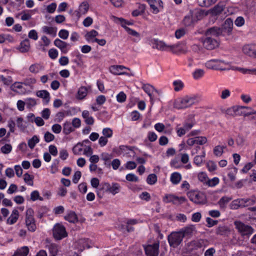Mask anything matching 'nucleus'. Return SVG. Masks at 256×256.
I'll list each match as a JSON object with an SVG mask.
<instances>
[{
  "instance_id": "35",
  "label": "nucleus",
  "mask_w": 256,
  "mask_h": 256,
  "mask_svg": "<svg viewBox=\"0 0 256 256\" xmlns=\"http://www.w3.org/2000/svg\"><path fill=\"white\" fill-rule=\"evenodd\" d=\"M56 28L53 27H49L48 26H44L42 28V30L43 32L50 34L52 37L56 36Z\"/></svg>"
},
{
  "instance_id": "44",
  "label": "nucleus",
  "mask_w": 256,
  "mask_h": 256,
  "mask_svg": "<svg viewBox=\"0 0 256 256\" xmlns=\"http://www.w3.org/2000/svg\"><path fill=\"white\" fill-rule=\"evenodd\" d=\"M198 178L200 182L206 186L208 178L206 172H202L198 174Z\"/></svg>"
},
{
  "instance_id": "40",
  "label": "nucleus",
  "mask_w": 256,
  "mask_h": 256,
  "mask_svg": "<svg viewBox=\"0 0 256 256\" xmlns=\"http://www.w3.org/2000/svg\"><path fill=\"white\" fill-rule=\"evenodd\" d=\"M232 198L226 196H224L220 198L218 202V204L220 208H226V204L231 200Z\"/></svg>"
},
{
  "instance_id": "64",
  "label": "nucleus",
  "mask_w": 256,
  "mask_h": 256,
  "mask_svg": "<svg viewBox=\"0 0 256 256\" xmlns=\"http://www.w3.org/2000/svg\"><path fill=\"white\" fill-rule=\"evenodd\" d=\"M223 152L222 148H221L220 145L216 146L214 148V153L217 156H221Z\"/></svg>"
},
{
  "instance_id": "57",
  "label": "nucleus",
  "mask_w": 256,
  "mask_h": 256,
  "mask_svg": "<svg viewBox=\"0 0 256 256\" xmlns=\"http://www.w3.org/2000/svg\"><path fill=\"white\" fill-rule=\"evenodd\" d=\"M174 86V90L175 91H179L181 90L184 87L183 82L180 80H176L173 82Z\"/></svg>"
},
{
  "instance_id": "13",
  "label": "nucleus",
  "mask_w": 256,
  "mask_h": 256,
  "mask_svg": "<svg viewBox=\"0 0 256 256\" xmlns=\"http://www.w3.org/2000/svg\"><path fill=\"white\" fill-rule=\"evenodd\" d=\"M152 12L154 14H157L164 8L163 2L162 0H146Z\"/></svg>"
},
{
  "instance_id": "12",
  "label": "nucleus",
  "mask_w": 256,
  "mask_h": 256,
  "mask_svg": "<svg viewBox=\"0 0 256 256\" xmlns=\"http://www.w3.org/2000/svg\"><path fill=\"white\" fill-rule=\"evenodd\" d=\"M180 231L184 238H191L197 232L196 226L194 224H188L180 229Z\"/></svg>"
},
{
  "instance_id": "52",
  "label": "nucleus",
  "mask_w": 256,
  "mask_h": 256,
  "mask_svg": "<svg viewBox=\"0 0 256 256\" xmlns=\"http://www.w3.org/2000/svg\"><path fill=\"white\" fill-rule=\"evenodd\" d=\"M33 178V176H30L28 173H26L24 175V182L29 186H32L34 185Z\"/></svg>"
},
{
  "instance_id": "42",
  "label": "nucleus",
  "mask_w": 256,
  "mask_h": 256,
  "mask_svg": "<svg viewBox=\"0 0 256 256\" xmlns=\"http://www.w3.org/2000/svg\"><path fill=\"white\" fill-rule=\"evenodd\" d=\"M40 139L36 136H34L28 140V144L30 148L32 149L36 144L38 143Z\"/></svg>"
},
{
  "instance_id": "30",
  "label": "nucleus",
  "mask_w": 256,
  "mask_h": 256,
  "mask_svg": "<svg viewBox=\"0 0 256 256\" xmlns=\"http://www.w3.org/2000/svg\"><path fill=\"white\" fill-rule=\"evenodd\" d=\"M242 208L252 206L256 202V198H240Z\"/></svg>"
},
{
  "instance_id": "4",
  "label": "nucleus",
  "mask_w": 256,
  "mask_h": 256,
  "mask_svg": "<svg viewBox=\"0 0 256 256\" xmlns=\"http://www.w3.org/2000/svg\"><path fill=\"white\" fill-rule=\"evenodd\" d=\"M152 48L162 51H170L174 54L177 53L178 46L176 44L168 45L164 42L158 40H154L152 42Z\"/></svg>"
},
{
  "instance_id": "45",
  "label": "nucleus",
  "mask_w": 256,
  "mask_h": 256,
  "mask_svg": "<svg viewBox=\"0 0 256 256\" xmlns=\"http://www.w3.org/2000/svg\"><path fill=\"white\" fill-rule=\"evenodd\" d=\"M242 52L246 54L252 56L255 54L254 50L252 48V46L250 45H245L242 48Z\"/></svg>"
},
{
  "instance_id": "21",
  "label": "nucleus",
  "mask_w": 256,
  "mask_h": 256,
  "mask_svg": "<svg viewBox=\"0 0 256 256\" xmlns=\"http://www.w3.org/2000/svg\"><path fill=\"white\" fill-rule=\"evenodd\" d=\"M142 88L144 90L148 95L150 98V101L152 102L154 100L152 92L154 90H156L152 86L148 84H142Z\"/></svg>"
},
{
  "instance_id": "15",
  "label": "nucleus",
  "mask_w": 256,
  "mask_h": 256,
  "mask_svg": "<svg viewBox=\"0 0 256 256\" xmlns=\"http://www.w3.org/2000/svg\"><path fill=\"white\" fill-rule=\"evenodd\" d=\"M92 242L88 238H81L78 240L75 246L78 250L82 252L86 248H90L92 246Z\"/></svg>"
},
{
  "instance_id": "34",
  "label": "nucleus",
  "mask_w": 256,
  "mask_h": 256,
  "mask_svg": "<svg viewBox=\"0 0 256 256\" xmlns=\"http://www.w3.org/2000/svg\"><path fill=\"white\" fill-rule=\"evenodd\" d=\"M36 95L37 96L43 98L46 102H48L50 100V96L49 92L46 90H38Z\"/></svg>"
},
{
  "instance_id": "56",
  "label": "nucleus",
  "mask_w": 256,
  "mask_h": 256,
  "mask_svg": "<svg viewBox=\"0 0 256 256\" xmlns=\"http://www.w3.org/2000/svg\"><path fill=\"white\" fill-rule=\"evenodd\" d=\"M219 182L220 180L218 178L216 177H214L212 179L208 178L206 186L210 187H213L217 185L219 183Z\"/></svg>"
},
{
  "instance_id": "26",
  "label": "nucleus",
  "mask_w": 256,
  "mask_h": 256,
  "mask_svg": "<svg viewBox=\"0 0 256 256\" xmlns=\"http://www.w3.org/2000/svg\"><path fill=\"white\" fill-rule=\"evenodd\" d=\"M88 93V88L84 86H82L78 88V90L76 95V98L78 100H82L86 96Z\"/></svg>"
},
{
  "instance_id": "9",
  "label": "nucleus",
  "mask_w": 256,
  "mask_h": 256,
  "mask_svg": "<svg viewBox=\"0 0 256 256\" xmlns=\"http://www.w3.org/2000/svg\"><path fill=\"white\" fill-rule=\"evenodd\" d=\"M234 224L242 236H249L254 232V229L250 226L245 224L240 221H236Z\"/></svg>"
},
{
  "instance_id": "37",
  "label": "nucleus",
  "mask_w": 256,
  "mask_h": 256,
  "mask_svg": "<svg viewBox=\"0 0 256 256\" xmlns=\"http://www.w3.org/2000/svg\"><path fill=\"white\" fill-rule=\"evenodd\" d=\"M74 129L72 128V124L70 122H66L63 124V132L68 135L70 134V132H73Z\"/></svg>"
},
{
  "instance_id": "3",
  "label": "nucleus",
  "mask_w": 256,
  "mask_h": 256,
  "mask_svg": "<svg viewBox=\"0 0 256 256\" xmlns=\"http://www.w3.org/2000/svg\"><path fill=\"white\" fill-rule=\"evenodd\" d=\"M228 62L219 59H212L206 61L204 66L208 70H227L226 66Z\"/></svg>"
},
{
  "instance_id": "14",
  "label": "nucleus",
  "mask_w": 256,
  "mask_h": 256,
  "mask_svg": "<svg viewBox=\"0 0 256 256\" xmlns=\"http://www.w3.org/2000/svg\"><path fill=\"white\" fill-rule=\"evenodd\" d=\"M159 244L154 243L144 247L146 254L147 256H158Z\"/></svg>"
},
{
  "instance_id": "10",
  "label": "nucleus",
  "mask_w": 256,
  "mask_h": 256,
  "mask_svg": "<svg viewBox=\"0 0 256 256\" xmlns=\"http://www.w3.org/2000/svg\"><path fill=\"white\" fill-rule=\"evenodd\" d=\"M183 236L180 231L172 232L168 236V242L170 246H178L182 242Z\"/></svg>"
},
{
  "instance_id": "47",
  "label": "nucleus",
  "mask_w": 256,
  "mask_h": 256,
  "mask_svg": "<svg viewBox=\"0 0 256 256\" xmlns=\"http://www.w3.org/2000/svg\"><path fill=\"white\" fill-rule=\"evenodd\" d=\"M50 256H56L58 252V246L54 244H51L48 246Z\"/></svg>"
},
{
  "instance_id": "20",
  "label": "nucleus",
  "mask_w": 256,
  "mask_h": 256,
  "mask_svg": "<svg viewBox=\"0 0 256 256\" xmlns=\"http://www.w3.org/2000/svg\"><path fill=\"white\" fill-rule=\"evenodd\" d=\"M126 69V68L121 65H114L110 68V72L114 75L124 74V72L123 70Z\"/></svg>"
},
{
  "instance_id": "29",
  "label": "nucleus",
  "mask_w": 256,
  "mask_h": 256,
  "mask_svg": "<svg viewBox=\"0 0 256 256\" xmlns=\"http://www.w3.org/2000/svg\"><path fill=\"white\" fill-rule=\"evenodd\" d=\"M22 84H24L23 82H15L11 86L10 88L12 90L13 92H16L20 94H24V92L23 90L24 88Z\"/></svg>"
},
{
  "instance_id": "58",
  "label": "nucleus",
  "mask_w": 256,
  "mask_h": 256,
  "mask_svg": "<svg viewBox=\"0 0 256 256\" xmlns=\"http://www.w3.org/2000/svg\"><path fill=\"white\" fill-rule=\"evenodd\" d=\"M12 146L10 144H5L0 148L1 152L4 154H8L11 152Z\"/></svg>"
},
{
  "instance_id": "55",
  "label": "nucleus",
  "mask_w": 256,
  "mask_h": 256,
  "mask_svg": "<svg viewBox=\"0 0 256 256\" xmlns=\"http://www.w3.org/2000/svg\"><path fill=\"white\" fill-rule=\"evenodd\" d=\"M157 182V176L155 174H150L148 176L146 182L150 185L154 184Z\"/></svg>"
},
{
  "instance_id": "16",
  "label": "nucleus",
  "mask_w": 256,
  "mask_h": 256,
  "mask_svg": "<svg viewBox=\"0 0 256 256\" xmlns=\"http://www.w3.org/2000/svg\"><path fill=\"white\" fill-rule=\"evenodd\" d=\"M89 4L86 2H83L80 6L78 9L74 12L76 16L80 18L82 16L85 14L88 11Z\"/></svg>"
},
{
  "instance_id": "8",
  "label": "nucleus",
  "mask_w": 256,
  "mask_h": 256,
  "mask_svg": "<svg viewBox=\"0 0 256 256\" xmlns=\"http://www.w3.org/2000/svg\"><path fill=\"white\" fill-rule=\"evenodd\" d=\"M52 231L54 237L58 240H62L68 236L65 227L60 224H56Z\"/></svg>"
},
{
  "instance_id": "43",
  "label": "nucleus",
  "mask_w": 256,
  "mask_h": 256,
  "mask_svg": "<svg viewBox=\"0 0 256 256\" xmlns=\"http://www.w3.org/2000/svg\"><path fill=\"white\" fill-rule=\"evenodd\" d=\"M229 232L228 229L225 226H218L216 230V234L221 236H226Z\"/></svg>"
},
{
  "instance_id": "38",
  "label": "nucleus",
  "mask_w": 256,
  "mask_h": 256,
  "mask_svg": "<svg viewBox=\"0 0 256 256\" xmlns=\"http://www.w3.org/2000/svg\"><path fill=\"white\" fill-rule=\"evenodd\" d=\"M83 146V144L80 142H78L72 148V152L74 154L80 155L84 150Z\"/></svg>"
},
{
  "instance_id": "11",
  "label": "nucleus",
  "mask_w": 256,
  "mask_h": 256,
  "mask_svg": "<svg viewBox=\"0 0 256 256\" xmlns=\"http://www.w3.org/2000/svg\"><path fill=\"white\" fill-rule=\"evenodd\" d=\"M234 23L232 19L228 18L223 24L222 28L220 29V34H222L224 36H230L232 34Z\"/></svg>"
},
{
  "instance_id": "17",
  "label": "nucleus",
  "mask_w": 256,
  "mask_h": 256,
  "mask_svg": "<svg viewBox=\"0 0 256 256\" xmlns=\"http://www.w3.org/2000/svg\"><path fill=\"white\" fill-rule=\"evenodd\" d=\"M120 20L122 22V26L125 29V30L127 32L134 36H135L136 38V39H134V42H138L140 40V35L139 33H138L136 30H132L130 28L126 26V22L125 20H123L122 18H120Z\"/></svg>"
},
{
  "instance_id": "24",
  "label": "nucleus",
  "mask_w": 256,
  "mask_h": 256,
  "mask_svg": "<svg viewBox=\"0 0 256 256\" xmlns=\"http://www.w3.org/2000/svg\"><path fill=\"white\" fill-rule=\"evenodd\" d=\"M202 150H203L200 155H197L194 158V163L198 166H202L204 162V158L206 155V152L204 148H202Z\"/></svg>"
},
{
  "instance_id": "33",
  "label": "nucleus",
  "mask_w": 256,
  "mask_h": 256,
  "mask_svg": "<svg viewBox=\"0 0 256 256\" xmlns=\"http://www.w3.org/2000/svg\"><path fill=\"white\" fill-rule=\"evenodd\" d=\"M29 252V248L26 246L18 248L12 256H27Z\"/></svg>"
},
{
  "instance_id": "54",
  "label": "nucleus",
  "mask_w": 256,
  "mask_h": 256,
  "mask_svg": "<svg viewBox=\"0 0 256 256\" xmlns=\"http://www.w3.org/2000/svg\"><path fill=\"white\" fill-rule=\"evenodd\" d=\"M196 144L203 145L208 142L207 138L206 136H196L194 137Z\"/></svg>"
},
{
  "instance_id": "27",
  "label": "nucleus",
  "mask_w": 256,
  "mask_h": 256,
  "mask_svg": "<svg viewBox=\"0 0 256 256\" xmlns=\"http://www.w3.org/2000/svg\"><path fill=\"white\" fill-rule=\"evenodd\" d=\"M44 70V66L40 64L35 63L30 65L28 68L30 72L33 74H37Z\"/></svg>"
},
{
  "instance_id": "41",
  "label": "nucleus",
  "mask_w": 256,
  "mask_h": 256,
  "mask_svg": "<svg viewBox=\"0 0 256 256\" xmlns=\"http://www.w3.org/2000/svg\"><path fill=\"white\" fill-rule=\"evenodd\" d=\"M121 187L120 184L118 183L113 182L111 184L110 190V193L113 195H115L120 192Z\"/></svg>"
},
{
  "instance_id": "49",
  "label": "nucleus",
  "mask_w": 256,
  "mask_h": 256,
  "mask_svg": "<svg viewBox=\"0 0 256 256\" xmlns=\"http://www.w3.org/2000/svg\"><path fill=\"white\" fill-rule=\"evenodd\" d=\"M230 207L232 210H237L240 208H242L240 198H238L232 201L230 204Z\"/></svg>"
},
{
  "instance_id": "46",
  "label": "nucleus",
  "mask_w": 256,
  "mask_h": 256,
  "mask_svg": "<svg viewBox=\"0 0 256 256\" xmlns=\"http://www.w3.org/2000/svg\"><path fill=\"white\" fill-rule=\"evenodd\" d=\"M204 74V70L202 69H196L192 73V76L194 79L198 80L202 78Z\"/></svg>"
},
{
  "instance_id": "48",
  "label": "nucleus",
  "mask_w": 256,
  "mask_h": 256,
  "mask_svg": "<svg viewBox=\"0 0 256 256\" xmlns=\"http://www.w3.org/2000/svg\"><path fill=\"white\" fill-rule=\"evenodd\" d=\"M30 200L32 201H36V200H40L42 201L44 200V198L40 196L39 192L36 190L32 191L30 194Z\"/></svg>"
},
{
  "instance_id": "22",
  "label": "nucleus",
  "mask_w": 256,
  "mask_h": 256,
  "mask_svg": "<svg viewBox=\"0 0 256 256\" xmlns=\"http://www.w3.org/2000/svg\"><path fill=\"white\" fill-rule=\"evenodd\" d=\"M251 108L246 106H238V111L237 115L238 116H249L252 115L253 112H250Z\"/></svg>"
},
{
  "instance_id": "28",
  "label": "nucleus",
  "mask_w": 256,
  "mask_h": 256,
  "mask_svg": "<svg viewBox=\"0 0 256 256\" xmlns=\"http://www.w3.org/2000/svg\"><path fill=\"white\" fill-rule=\"evenodd\" d=\"M64 218L65 220L71 223H76L78 220L76 214L72 211L68 212L65 215Z\"/></svg>"
},
{
  "instance_id": "60",
  "label": "nucleus",
  "mask_w": 256,
  "mask_h": 256,
  "mask_svg": "<svg viewBox=\"0 0 256 256\" xmlns=\"http://www.w3.org/2000/svg\"><path fill=\"white\" fill-rule=\"evenodd\" d=\"M54 138V136L50 132H46L44 135V140L46 142H50L52 141Z\"/></svg>"
},
{
  "instance_id": "32",
  "label": "nucleus",
  "mask_w": 256,
  "mask_h": 256,
  "mask_svg": "<svg viewBox=\"0 0 256 256\" xmlns=\"http://www.w3.org/2000/svg\"><path fill=\"white\" fill-rule=\"evenodd\" d=\"M182 175L178 172H174L171 174L170 180L173 184L176 185L180 183L182 180Z\"/></svg>"
},
{
  "instance_id": "51",
  "label": "nucleus",
  "mask_w": 256,
  "mask_h": 256,
  "mask_svg": "<svg viewBox=\"0 0 256 256\" xmlns=\"http://www.w3.org/2000/svg\"><path fill=\"white\" fill-rule=\"evenodd\" d=\"M238 111H239L238 110V106H236L227 109L226 114L231 116H238L237 113Z\"/></svg>"
},
{
  "instance_id": "39",
  "label": "nucleus",
  "mask_w": 256,
  "mask_h": 256,
  "mask_svg": "<svg viewBox=\"0 0 256 256\" xmlns=\"http://www.w3.org/2000/svg\"><path fill=\"white\" fill-rule=\"evenodd\" d=\"M40 40L41 42H40V46L42 48V50H44V48L48 46L50 44V40L46 36H42Z\"/></svg>"
},
{
  "instance_id": "5",
  "label": "nucleus",
  "mask_w": 256,
  "mask_h": 256,
  "mask_svg": "<svg viewBox=\"0 0 256 256\" xmlns=\"http://www.w3.org/2000/svg\"><path fill=\"white\" fill-rule=\"evenodd\" d=\"M34 212L32 208H28L26 211V225L28 230L34 232L36 228V221L34 218Z\"/></svg>"
},
{
  "instance_id": "53",
  "label": "nucleus",
  "mask_w": 256,
  "mask_h": 256,
  "mask_svg": "<svg viewBox=\"0 0 256 256\" xmlns=\"http://www.w3.org/2000/svg\"><path fill=\"white\" fill-rule=\"evenodd\" d=\"M26 104L28 108H30L36 104V101L34 98H27L25 99Z\"/></svg>"
},
{
  "instance_id": "61",
  "label": "nucleus",
  "mask_w": 256,
  "mask_h": 256,
  "mask_svg": "<svg viewBox=\"0 0 256 256\" xmlns=\"http://www.w3.org/2000/svg\"><path fill=\"white\" fill-rule=\"evenodd\" d=\"M68 114L66 111L59 112L56 114V117L58 122H60Z\"/></svg>"
},
{
  "instance_id": "31",
  "label": "nucleus",
  "mask_w": 256,
  "mask_h": 256,
  "mask_svg": "<svg viewBox=\"0 0 256 256\" xmlns=\"http://www.w3.org/2000/svg\"><path fill=\"white\" fill-rule=\"evenodd\" d=\"M82 116L84 119L85 122L88 125H92L94 124V118L90 116L88 110H84L82 112Z\"/></svg>"
},
{
  "instance_id": "63",
  "label": "nucleus",
  "mask_w": 256,
  "mask_h": 256,
  "mask_svg": "<svg viewBox=\"0 0 256 256\" xmlns=\"http://www.w3.org/2000/svg\"><path fill=\"white\" fill-rule=\"evenodd\" d=\"M126 94L123 92H120L116 96V100L118 102H124L126 101Z\"/></svg>"
},
{
  "instance_id": "1",
  "label": "nucleus",
  "mask_w": 256,
  "mask_h": 256,
  "mask_svg": "<svg viewBox=\"0 0 256 256\" xmlns=\"http://www.w3.org/2000/svg\"><path fill=\"white\" fill-rule=\"evenodd\" d=\"M220 34V30L218 28H212L207 30L206 36L202 39L203 46L208 50H212L218 46V41L214 38Z\"/></svg>"
},
{
  "instance_id": "36",
  "label": "nucleus",
  "mask_w": 256,
  "mask_h": 256,
  "mask_svg": "<svg viewBox=\"0 0 256 256\" xmlns=\"http://www.w3.org/2000/svg\"><path fill=\"white\" fill-rule=\"evenodd\" d=\"M36 82V80L34 78H28L24 80L23 84L32 90L34 89V85Z\"/></svg>"
},
{
  "instance_id": "18",
  "label": "nucleus",
  "mask_w": 256,
  "mask_h": 256,
  "mask_svg": "<svg viewBox=\"0 0 256 256\" xmlns=\"http://www.w3.org/2000/svg\"><path fill=\"white\" fill-rule=\"evenodd\" d=\"M196 20L194 19L192 14L191 12L186 16L182 21V25L186 27L193 26L196 22Z\"/></svg>"
},
{
  "instance_id": "19",
  "label": "nucleus",
  "mask_w": 256,
  "mask_h": 256,
  "mask_svg": "<svg viewBox=\"0 0 256 256\" xmlns=\"http://www.w3.org/2000/svg\"><path fill=\"white\" fill-rule=\"evenodd\" d=\"M54 44L60 48L62 53L66 54L68 52V44L66 42L58 38H56L54 41Z\"/></svg>"
},
{
  "instance_id": "6",
  "label": "nucleus",
  "mask_w": 256,
  "mask_h": 256,
  "mask_svg": "<svg viewBox=\"0 0 256 256\" xmlns=\"http://www.w3.org/2000/svg\"><path fill=\"white\" fill-rule=\"evenodd\" d=\"M164 203H172L174 205H180L186 201L184 196H178L172 194H166L162 198Z\"/></svg>"
},
{
  "instance_id": "62",
  "label": "nucleus",
  "mask_w": 256,
  "mask_h": 256,
  "mask_svg": "<svg viewBox=\"0 0 256 256\" xmlns=\"http://www.w3.org/2000/svg\"><path fill=\"white\" fill-rule=\"evenodd\" d=\"M126 178L129 182H137L138 181V177L134 174H126Z\"/></svg>"
},
{
  "instance_id": "2",
  "label": "nucleus",
  "mask_w": 256,
  "mask_h": 256,
  "mask_svg": "<svg viewBox=\"0 0 256 256\" xmlns=\"http://www.w3.org/2000/svg\"><path fill=\"white\" fill-rule=\"evenodd\" d=\"M202 100L200 95L196 94L186 96L175 104V107L178 109L186 108L198 103Z\"/></svg>"
},
{
  "instance_id": "50",
  "label": "nucleus",
  "mask_w": 256,
  "mask_h": 256,
  "mask_svg": "<svg viewBox=\"0 0 256 256\" xmlns=\"http://www.w3.org/2000/svg\"><path fill=\"white\" fill-rule=\"evenodd\" d=\"M198 5L202 7H208L214 3V0H198Z\"/></svg>"
},
{
  "instance_id": "25",
  "label": "nucleus",
  "mask_w": 256,
  "mask_h": 256,
  "mask_svg": "<svg viewBox=\"0 0 256 256\" xmlns=\"http://www.w3.org/2000/svg\"><path fill=\"white\" fill-rule=\"evenodd\" d=\"M30 40L28 38H26L20 43L18 49L21 52L24 53L28 52L30 50Z\"/></svg>"
},
{
  "instance_id": "7",
  "label": "nucleus",
  "mask_w": 256,
  "mask_h": 256,
  "mask_svg": "<svg viewBox=\"0 0 256 256\" xmlns=\"http://www.w3.org/2000/svg\"><path fill=\"white\" fill-rule=\"evenodd\" d=\"M188 196L192 202L196 204H204L206 201L205 195L200 192L190 191L188 193Z\"/></svg>"
},
{
  "instance_id": "23",
  "label": "nucleus",
  "mask_w": 256,
  "mask_h": 256,
  "mask_svg": "<svg viewBox=\"0 0 256 256\" xmlns=\"http://www.w3.org/2000/svg\"><path fill=\"white\" fill-rule=\"evenodd\" d=\"M19 217V212L18 210L16 209H14L10 216V217L7 219L6 223L8 224L12 225L15 224Z\"/></svg>"
},
{
  "instance_id": "59",
  "label": "nucleus",
  "mask_w": 256,
  "mask_h": 256,
  "mask_svg": "<svg viewBox=\"0 0 256 256\" xmlns=\"http://www.w3.org/2000/svg\"><path fill=\"white\" fill-rule=\"evenodd\" d=\"M102 133L104 136L110 138L112 136L113 132L111 128H106L102 130Z\"/></svg>"
}]
</instances>
